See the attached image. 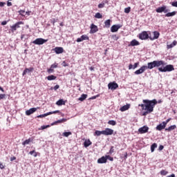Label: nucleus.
<instances>
[{
	"mask_svg": "<svg viewBox=\"0 0 177 177\" xmlns=\"http://www.w3.org/2000/svg\"><path fill=\"white\" fill-rule=\"evenodd\" d=\"M34 141V138H30L27 140H26L25 141H24L22 142L23 146H26V145H30V143H31V142Z\"/></svg>",
	"mask_w": 177,
	"mask_h": 177,
	"instance_id": "obj_23",
	"label": "nucleus"
},
{
	"mask_svg": "<svg viewBox=\"0 0 177 177\" xmlns=\"http://www.w3.org/2000/svg\"><path fill=\"white\" fill-rule=\"evenodd\" d=\"M44 117H46V113L38 115L37 118H44Z\"/></svg>",
	"mask_w": 177,
	"mask_h": 177,
	"instance_id": "obj_53",
	"label": "nucleus"
},
{
	"mask_svg": "<svg viewBox=\"0 0 177 177\" xmlns=\"http://www.w3.org/2000/svg\"><path fill=\"white\" fill-rule=\"evenodd\" d=\"M57 78V77L53 75H50L47 77L48 81H53V80H56Z\"/></svg>",
	"mask_w": 177,
	"mask_h": 177,
	"instance_id": "obj_29",
	"label": "nucleus"
},
{
	"mask_svg": "<svg viewBox=\"0 0 177 177\" xmlns=\"http://www.w3.org/2000/svg\"><path fill=\"white\" fill-rule=\"evenodd\" d=\"M176 13V11H173L171 12H167L165 16V17H172L173 16H175Z\"/></svg>",
	"mask_w": 177,
	"mask_h": 177,
	"instance_id": "obj_24",
	"label": "nucleus"
},
{
	"mask_svg": "<svg viewBox=\"0 0 177 177\" xmlns=\"http://www.w3.org/2000/svg\"><path fill=\"white\" fill-rule=\"evenodd\" d=\"M50 68H57V64L55 63V64H53L51 66H50Z\"/></svg>",
	"mask_w": 177,
	"mask_h": 177,
	"instance_id": "obj_47",
	"label": "nucleus"
},
{
	"mask_svg": "<svg viewBox=\"0 0 177 177\" xmlns=\"http://www.w3.org/2000/svg\"><path fill=\"white\" fill-rule=\"evenodd\" d=\"M95 136H100V135H103V131L96 130L94 133Z\"/></svg>",
	"mask_w": 177,
	"mask_h": 177,
	"instance_id": "obj_31",
	"label": "nucleus"
},
{
	"mask_svg": "<svg viewBox=\"0 0 177 177\" xmlns=\"http://www.w3.org/2000/svg\"><path fill=\"white\" fill-rule=\"evenodd\" d=\"M6 24H8V21H3L1 22V26H6Z\"/></svg>",
	"mask_w": 177,
	"mask_h": 177,
	"instance_id": "obj_61",
	"label": "nucleus"
},
{
	"mask_svg": "<svg viewBox=\"0 0 177 177\" xmlns=\"http://www.w3.org/2000/svg\"><path fill=\"white\" fill-rule=\"evenodd\" d=\"M140 45V43L136 39H133L130 44H129V46H138Z\"/></svg>",
	"mask_w": 177,
	"mask_h": 177,
	"instance_id": "obj_17",
	"label": "nucleus"
},
{
	"mask_svg": "<svg viewBox=\"0 0 177 177\" xmlns=\"http://www.w3.org/2000/svg\"><path fill=\"white\" fill-rule=\"evenodd\" d=\"M168 174V171L167 170L162 169L160 171V175L165 176Z\"/></svg>",
	"mask_w": 177,
	"mask_h": 177,
	"instance_id": "obj_39",
	"label": "nucleus"
},
{
	"mask_svg": "<svg viewBox=\"0 0 177 177\" xmlns=\"http://www.w3.org/2000/svg\"><path fill=\"white\" fill-rule=\"evenodd\" d=\"M23 24V21H18L15 24L10 26L11 32H15L17 28H20V25Z\"/></svg>",
	"mask_w": 177,
	"mask_h": 177,
	"instance_id": "obj_6",
	"label": "nucleus"
},
{
	"mask_svg": "<svg viewBox=\"0 0 177 177\" xmlns=\"http://www.w3.org/2000/svg\"><path fill=\"white\" fill-rule=\"evenodd\" d=\"M112 38L115 39V41H117L118 39V36H117V35H114L112 36Z\"/></svg>",
	"mask_w": 177,
	"mask_h": 177,
	"instance_id": "obj_57",
	"label": "nucleus"
},
{
	"mask_svg": "<svg viewBox=\"0 0 177 177\" xmlns=\"http://www.w3.org/2000/svg\"><path fill=\"white\" fill-rule=\"evenodd\" d=\"M66 121H67V119H66V118H62V119H61V120H57V121L53 122V123L51 124V125H52V126H53V125H57L58 124H62V123H63V122H66Z\"/></svg>",
	"mask_w": 177,
	"mask_h": 177,
	"instance_id": "obj_19",
	"label": "nucleus"
},
{
	"mask_svg": "<svg viewBox=\"0 0 177 177\" xmlns=\"http://www.w3.org/2000/svg\"><path fill=\"white\" fill-rule=\"evenodd\" d=\"M56 19L53 18L52 20H51V23L53 24V26H55V23H56Z\"/></svg>",
	"mask_w": 177,
	"mask_h": 177,
	"instance_id": "obj_58",
	"label": "nucleus"
},
{
	"mask_svg": "<svg viewBox=\"0 0 177 177\" xmlns=\"http://www.w3.org/2000/svg\"><path fill=\"white\" fill-rule=\"evenodd\" d=\"M105 156L106 158V161H107V160H109V161H114V158L113 157H111L109 155H106Z\"/></svg>",
	"mask_w": 177,
	"mask_h": 177,
	"instance_id": "obj_40",
	"label": "nucleus"
},
{
	"mask_svg": "<svg viewBox=\"0 0 177 177\" xmlns=\"http://www.w3.org/2000/svg\"><path fill=\"white\" fill-rule=\"evenodd\" d=\"M139 66V62H136L133 66V70H135V68H137V67Z\"/></svg>",
	"mask_w": 177,
	"mask_h": 177,
	"instance_id": "obj_48",
	"label": "nucleus"
},
{
	"mask_svg": "<svg viewBox=\"0 0 177 177\" xmlns=\"http://www.w3.org/2000/svg\"><path fill=\"white\" fill-rule=\"evenodd\" d=\"M113 153H114V147L113 146L111 147V149L109 150V154H113Z\"/></svg>",
	"mask_w": 177,
	"mask_h": 177,
	"instance_id": "obj_45",
	"label": "nucleus"
},
{
	"mask_svg": "<svg viewBox=\"0 0 177 177\" xmlns=\"http://www.w3.org/2000/svg\"><path fill=\"white\" fill-rule=\"evenodd\" d=\"M160 37V32L157 31L153 32V37L149 36V39L151 41H154V39H158V37Z\"/></svg>",
	"mask_w": 177,
	"mask_h": 177,
	"instance_id": "obj_14",
	"label": "nucleus"
},
{
	"mask_svg": "<svg viewBox=\"0 0 177 177\" xmlns=\"http://www.w3.org/2000/svg\"><path fill=\"white\" fill-rule=\"evenodd\" d=\"M5 5H6V3H5V2H0L1 8H3V6H5Z\"/></svg>",
	"mask_w": 177,
	"mask_h": 177,
	"instance_id": "obj_60",
	"label": "nucleus"
},
{
	"mask_svg": "<svg viewBox=\"0 0 177 177\" xmlns=\"http://www.w3.org/2000/svg\"><path fill=\"white\" fill-rule=\"evenodd\" d=\"M166 127H167V125L162 122V123L156 126V131H162V129H165Z\"/></svg>",
	"mask_w": 177,
	"mask_h": 177,
	"instance_id": "obj_12",
	"label": "nucleus"
},
{
	"mask_svg": "<svg viewBox=\"0 0 177 177\" xmlns=\"http://www.w3.org/2000/svg\"><path fill=\"white\" fill-rule=\"evenodd\" d=\"M158 149L160 150V151H161V150L164 149V146L163 145H160Z\"/></svg>",
	"mask_w": 177,
	"mask_h": 177,
	"instance_id": "obj_62",
	"label": "nucleus"
},
{
	"mask_svg": "<svg viewBox=\"0 0 177 177\" xmlns=\"http://www.w3.org/2000/svg\"><path fill=\"white\" fill-rule=\"evenodd\" d=\"M55 72V70L53 69V68H50L47 70V73H48V74H52V73H54Z\"/></svg>",
	"mask_w": 177,
	"mask_h": 177,
	"instance_id": "obj_42",
	"label": "nucleus"
},
{
	"mask_svg": "<svg viewBox=\"0 0 177 177\" xmlns=\"http://www.w3.org/2000/svg\"><path fill=\"white\" fill-rule=\"evenodd\" d=\"M171 6L174 8H177V1L172 2Z\"/></svg>",
	"mask_w": 177,
	"mask_h": 177,
	"instance_id": "obj_56",
	"label": "nucleus"
},
{
	"mask_svg": "<svg viewBox=\"0 0 177 177\" xmlns=\"http://www.w3.org/2000/svg\"><path fill=\"white\" fill-rule=\"evenodd\" d=\"M92 145V142H91V140H86L84 142V147H89Z\"/></svg>",
	"mask_w": 177,
	"mask_h": 177,
	"instance_id": "obj_25",
	"label": "nucleus"
},
{
	"mask_svg": "<svg viewBox=\"0 0 177 177\" xmlns=\"http://www.w3.org/2000/svg\"><path fill=\"white\" fill-rule=\"evenodd\" d=\"M57 113H60V111H54L46 113V116L48 117V115H50L51 114H57Z\"/></svg>",
	"mask_w": 177,
	"mask_h": 177,
	"instance_id": "obj_32",
	"label": "nucleus"
},
{
	"mask_svg": "<svg viewBox=\"0 0 177 177\" xmlns=\"http://www.w3.org/2000/svg\"><path fill=\"white\" fill-rule=\"evenodd\" d=\"M29 154H30V156H34L35 157H37L38 156V152H36L35 150H33L30 151L29 152Z\"/></svg>",
	"mask_w": 177,
	"mask_h": 177,
	"instance_id": "obj_34",
	"label": "nucleus"
},
{
	"mask_svg": "<svg viewBox=\"0 0 177 177\" xmlns=\"http://www.w3.org/2000/svg\"><path fill=\"white\" fill-rule=\"evenodd\" d=\"M131 108V104H127L126 105H124L123 106H122L120 109V111H127V110H129V109Z\"/></svg>",
	"mask_w": 177,
	"mask_h": 177,
	"instance_id": "obj_22",
	"label": "nucleus"
},
{
	"mask_svg": "<svg viewBox=\"0 0 177 177\" xmlns=\"http://www.w3.org/2000/svg\"><path fill=\"white\" fill-rule=\"evenodd\" d=\"M18 13H19V15H21V16H24V13H26V10H20L19 11H18Z\"/></svg>",
	"mask_w": 177,
	"mask_h": 177,
	"instance_id": "obj_43",
	"label": "nucleus"
},
{
	"mask_svg": "<svg viewBox=\"0 0 177 177\" xmlns=\"http://www.w3.org/2000/svg\"><path fill=\"white\" fill-rule=\"evenodd\" d=\"M48 42V39H45L43 38H37L33 41H32V44H34L35 45H44V44Z\"/></svg>",
	"mask_w": 177,
	"mask_h": 177,
	"instance_id": "obj_5",
	"label": "nucleus"
},
{
	"mask_svg": "<svg viewBox=\"0 0 177 177\" xmlns=\"http://www.w3.org/2000/svg\"><path fill=\"white\" fill-rule=\"evenodd\" d=\"M157 149V143H153L151 145V153L154 152V150Z\"/></svg>",
	"mask_w": 177,
	"mask_h": 177,
	"instance_id": "obj_30",
	"label": "nucleus"
},
{
	"mask_svg": "<svg viewBox=\"0 0 177 177\" xmlns=\"http://www.w3.org/2000/svg\"><path fill=\"white\" fill-rule=\"evenodd\" d=\"M160 66H165V62L162 60L149 62L147 66V69L153 70L154 67H160Z\"/></svg>",
	"mask_w": 177,
	"mask_h": 177,
	"instance_id": "obj_2",
	"label": "nucleus"
},
{
	"mask_svg": "<svg viewBox=\"0 0 177 177\" xmlns=\"http://www.w3.org/2000/svg\"><path fill=\"white\" fill-rule=\"evenodd\" d=\"M54 51L57 55H60L61 53H63L64 52V49L63 47H55L54 48Z\"/></svg>",
	"mask_w": 177,
	"mask_h": 177,
	"instance_id": "obj_15",
	"label": "nucleus"
},
{
	"mask_svg": "<svg viewBox=\"0 0 177 177\" xmlns=\"http://www.w3.org/2000/svg\"><path fill=\"white\" fill-rule=\"evenodd\" d=\"M56 104L57 106H64V104H66V102H64V100H59L57 102H56Z\"/></svg>",
	"mask_w": 177,
	"mask_h": 177,
	"instance_id": "obj_28",
	"label": "nucleus"
},
{
	"mask_svg": "<svg viewBox=\"0 0 177 177\" xmlns=\"http://www.w3.org/2000/svg\"><path fill=\"white\" fill-rule=\"evenodd\" d=\"M138 38L142 41H145L146 39H149V38H150V36L149 35V33H147V31H142L141 33L139 34Z\"/></svg>",
	"mask_w": 177,
	"mask_h": 177,
	"instance_id": "obj_4",
	"label": "nucleus"
},
{
	"mask_svg": "<svg viewBox=\"0 0 177 177\" xmlns=\"http://www.w3.org/2000/svg\"><path fill=\"white\" fill-rule=\"evenodd\" d=\"M88 95L82 94L81 97L78 98V100H80V102H84V100H85V99H86Z\"/></svg>",
	"mask_w": 177,
	"mask_h": 177,
	"instance_id": "obj_27",
	"label": "nucleus"
},
{
	"mask_svg": "<svg viewBox=\"0 0 177 177\" xmlns=\"http://www.w3.org/2000/svg\"><path fill=\"white\" fill-rule=\"evenodd\" d=\"M60 88V86H59V84H57L54 86L53 89L54 91H57V89H59Z\"/></svg>",
	"mask_w": 177,
	"mask_h": 177,
	"instance_id": "obj_54",
	"label": "nucleus"
},
{
	"mask_svg": "<svg viewBox=\"0 0 177 177\" xmlns=\"http://www.w3.org/2000/svg\"><path fill=\"white\" fill-rule=\"evenodd\" d=\"M157 13H168V9H167V6H162V7H159L156 10Z\"/></svg>",
	"mask_w": 177,
	"mask_h": 177,
	"instance_id": "obj_9",
	"label": "nucleus"
},
{
	"mask_svg": "<svg viewBox=\"0 0 177 177\" xmlns=\"http://www.w3.org/2000/svg\"><path fill=\"white\" fill-rule=\"evenodd\" d=\"M102 132H103V135H104L105 136H109L114 133V130L110 128H106L104 130L102 131Z\"/></svg>",
	"mask_w": 177,
	"mask_h": 177,
	"instance_id": "obj_8",
	"label": "nucleus"
},
{
	"mask_svg": "<svg viewBox=\"0 0 177 177\" xmlns=\"http://www.w3.org/2000/svg\"><path fill=\"white\" fill-rule=\"evenodd\" d=\"M176 129V124H173L165 129V132H171V131H175Z\"/></svg>",
	"mask_w": 177,
	"mask_h": 177,
	"instance_id": "obj_21",
	"label": "nucleus"
},
{
	"mask_svg": "<svg viewBox=\"0 0 177 177\" xmlns=\"http://www.w3.org/2000/svg\"><path fill=\"white\" fill-rule=\"evenodd\" d=\"M120 28H121L120 25H113L111 28V32H117V31H118V30H120Z\"/></svg>",
	"mask_w": 177,
	"mask_h": 177,
	"instance_id": "obj_16",
	"label": "nucleus"
},
{
	"mask_svg": "<svg viewBox=\"0 0 177 177\" xmlns=\"http://www.w3.org/2000/svg\"><path fill=\"white\" fill-rule=\"evenodd\" d=\"M62 66H63L64 67H68V63L66 62V61H64V62H62Z\"/></svg>",
	"mask_w": 177,
	"mask_h": 177,
	"instance_id": "obj_49",
	"label": "nucleus"
},
{
	"mask_svg": "<svg viewBox=\"0 0 177 177\" xmlns=\"http://www.w3.org/2000/svg\"><path fill=\"white\" fill-rule=\"evenodd\" d=\"M82 38L83 41H89V37H88L86 35H82Z\"/></svg>",
	"mask_w": 177,
	"mask_h": 177,
	"instance_id": "obj_37",
	"label": "nucleus"
},
{
	"mask_svg": "<svg viewBox=\"0 0 177 177\" xmlns=\"http://www.w3.org/2000/svg\"><path fill=\"white\" fill-rule=\"evenodd\" d=\"M50 126V125H43V126H41V129H42V130H44V129H46V128H49Z\"/></svg>",
	"mask_w": 177,
	"mask_h": 177,
	"instance_id": "obj_46",
	"label": "nucleus"
},
{
	"mask_svg": "<svg viewBox=\"0 0 177 177\" xmlns=\"http://www.w3.org/2000/svg\"><path fill=\"white\" fill-rule=\"evenodd\" d=\"M158 71H160V73H167V71H174L175 68H174V65L169 64L165 66L164 68L160 67L158 68Z\"/></svg>",
	"mask_w": 177,
	"mask_h": 177,
	"instance_id": "obj_3",
	"label": "nucleus"
},
{
	"mask_svg": "<svg viewBox=\"0 0 177 177\" xmlns=\"http://www.w3.org/2000/svg\"><path fill=\"white\" fill-rule=\"evenodd\" d=\"M35 111H37V108L30 109L29 110H27L26 111V115H31V114H34V113H35Z\"/></svg>",
	"mask_w": 177,
	"mask_h": 177,
	"instance_id": "obj_20",
	"label": "nucleus"
},
{
	"mask_svg": "<svg viewBox=\"0 0 177 177\" xmlns=\"http://www.w3.org/2000/svg\"><path fill=\"white\" fill-rule=\"evenodd\" d=\"M129 12H131V7L124 8V13H129Z\"/></svg>",
	"mask_w": 177,
	"mask_h": 177,
	"instance_id": "obj_44",
	"label": "nucleus"
},
{
	"mask_svg": "<svg viewBox=\"0 0 177 177\" xmlns=\"http://www.w3.org/2000/svg\"><path fill=\"white\" fill-rule=\"evenodd\" d=\"M109 89H111V91H115L117 88H118V84L115 83V82H110L108 84Z\"/></svg>",
	"mask_w": 177,
	"mask_h": 177,
	"instance_id": "obj_11",
	"label": "nucleus"
},
{
	"mask_svg": "<svg viewBox=\"0 0 177 177\" xmlns=\"http://www.w3.org/2000/svg\"><path fill=\"white\" fill-rule=\"evenodd\" d=\"M5 97H6V94H0V100L5 99Z\"/></svg>",
	"mask_w": 177,
	"mask_h": 177,
	"instance_id": "obj_50",
	"label": "nucleus"
},
{
	"mask_svg": "<svg viewBox=\"0 0 177 177\" xmlns=\"http://www.w3.org/2000/svg\"><path fill=\"white\" fill-rule=\"evenodd\" d=\"M16 160V156H13L10 158V161H15Z\"/></svg>",
	"mask_w": 177,
	"mask_h": 177,
	"instance_id": "obj_63",
	"label": "nucleus"
},
{
	"mask_svg": "<svg viewBox=\"0 0 177 177\" xmlns=\"http://www.w3.org/2000/svg\"><path fill=\"white\" fill-rule=\"evenodd\" d=\"M171 120H172L171 118H168L166 121H164L163 122L165 124V125L167 126V124H168V122H169V121H171Z\"/></svg>",
	"mask_w": 177,
	"mask_h": 177,
	"instance_id": "obj_55",
	"label": "nucleus"
},
{
	"mask_svg": "<svg viewBox=\"0 0 177 177\" xmlns=\"http://www.w3.org/2000/svg\"><path fill=\"white\" fill-rule=\"evenodd\" d=\"M176 44H177V41H176V40H174L172 44H167V49H171V48H174V46H176Z\"/></svg>",
	"mask_w": 177,
	"mask_h": 177,
	"instance_id": "obj_26",
	"label": "nucleus"
},
{
	"mask_svg": "<svg viewBox=\"0 0 177 177\" xmlns=\"http://www.w3.org/2000/svg\"><path fill=\"white\" fill-rule=\"evenodd\" d=\"M5 169V165L3 164L0 163V169Z\"/></svg>",
	"mask_w": 177,
	"mask_h": 177,
	"instance_id": "obj_59",
	"label": "nucleus"
},
{
	"mask_svg": "<svg viewBox=\"0 0 177 177\" xmlns=\"http://www.w3.org/2000/svg\"><path fill=\"white\" fill-rule=\"evenodd\" d=\"M98 8H99V9H102V8H104V3H100L98 5Z\"/></svg>",
	"mask_w": 177,
	"mask_h": 177,
	"instance_id": "obj_52",
	"label": "nucleus"
},
{
	"mask_svg": "<svg viewBox=\"0 0 177 177\" xmlns=\"http://www.w3.org/2000/svg\"><path fill=\"white\" fill-rule=\"evenodd\" d=\"M25 70L27 71V73H31L32 71H34V68L30 67V68H26Z\"/></svg>",
	"mask_w": 177,
	"mask_h": 177,
	"instance_id": "obj_41",
	"label": "nucleus"
},
{
	"mask_svg": "<svg viewBox=\"0 0 177 177\" xmlns=\"http://www.w3.org/2000/svg\"><path fill=\"white\" fill-rule=\"evenodd\" d=\"M82 41H84L83 39H82V36L77 38V40H76L77 42H82Z\"/></svg>",
	"mask_w": 177,
	"mask_h": 177,
	"instance_id": "obj_51",
	"label": "nucleus"
},
{
	"mask_svg": "<svg viewBox=\"0 0 177 177\" xmlns=\"http://www.w3.org/2000/svg\"><path fill=\"white\" fill-rule=\"evenodd\" d=\"M138 132L142 134L147 133V132H149V127L143 126L142 127L138 129Z\"/></svg>",
	"mask_w": 177,
	"mask_h": 177,
	"instance_id": "obj_13",
	"label": "nucleus"
},
{
	"mask_svg": "<svg viewBox=\"0 0 177 177\" xmlns=\"http://www.w3.org/2000/svg\"><path fill=\"white\" fill-rule=\"evenodd\" d=\"M7 6H12V2L8 1Z\"/></svg>",
	"mask_w": 177,
	"mask_h": 177,
	"instance_id": "obj_64",
	"label": "nucleus"
},
{
	"mask_svg": "<svg viewBox=\"0 0 177 177\" xmlns=\"http://www.w3.org/2000/svg\"><path fill=\"white\" fill-rule=\"evenodd\" d=\"M107 162V158L106 156H102L97 160L98 164H106Z\"/></svg>",
	"mask_w": 177,
	"mask_h": 177,
	"instance_id": "obj_18",
	"label": "nucleus"
},
{
	"mask_svg": "<svg viewBox=\"0 0 177 177\" xmlns=\"http://www.w3.org/2000/svg\"><path fill=\"white\" fill-rule=\"evenodd\" d=\"M109 125H112L113 127L117 125V122L115 120H109L108 122Z\"/></svg>",
	"mask_w": 177,
	"mask_h": 177,
	"instance_id": "obj_33",
	"label": "nucleus"
},
{
	"mask_svg": "<svg viewBox=\"0 0 177 177\" xmlns=\"http://www.w3.org/2000/svg\"><path fill=\"white\" fill-rule=\"evenodd\" d=\"M95 19H102L103 18V15H102V14H100V12H97L95 15Z\"/></svg>",
	"mask_w": 177,
	"mask_h": 177,
	"instance_id": "obj_36",
	"label": "nucleus"
},
{
	"mask_svg": "<svg viewBox=\"0 0 177 177\" xmlns=\"http://www.w3.org/2000/svg\"><path fill=\"white\" fill-rule=\"evenodd\" d=\"M142 102L144 104H138V107L142 108V111L145 112L142 113V115H147V114H150L154 111V108L156 107V104L157 103H162V100L153 99L152 100H143Z\"/></svg>",
	"mask_w": 177,
	"mask_h": 177,
	"instance_id": "obj_1",
	"label": "nucleus"
},
{
	"mask_svg": "<svg viewBox=\"0 0 177 177\" xmlns=\"http://www.w3.org/2000/svg\"><path fill=\"white\" fill-rule=\"evenodd\" d=\"M146 70H147V66H142L140 67V68L136 71L134 72V74H136V75H139V74H143V73H145Z\"/></svg>",
	"mask_w": 177,
	"mask_h": 177,
	"instance_id": "obj_7",
	"label": "nucleus"
},
{
	"mask_svg": "<svg viewBox=\"0 0 177 177\" xmlns=\"http://www.w3.org/2000/svg\"><path fill=\"white\" fill-rule=\"evenodd\" d=\"M90 28V34H95L99 31V28H97V26L95 25L94 24L91 25Z\"/></svg>",
	"mask_w": 177,
	"mask_h": 177,
	"instance_id": "obj_10",
	"label": "nucleus"
},
{
	"mask_svg": "<svg viewBox=\"0 0 177 177\" xmlns=\"http://www.w3.org/2000/svg\"><path fill=\"white\" fill-rule=\"evenodd\" d=\"M111 21V20H110V19L105 21L104 24H105V27H106V28H109L110 27Z\"/></svg>",
	"mask_w": 177,
	"mask_h": 177,
	"instance_id": "obj_35",
	"label": "nucleus"
},
{
	"mask_svg": "<svg viewBox=\"0 0 177 177\" xmlns=\"http://www.w3.org/2000/svg\"><path fill=\"white\" fill-rule=\"evenodd\" d=\"M70 135H72L71 131H69V132H64V133H63V136H65V138H68V136H70Z\"/></svg>",
	"mask_w": 177,
	"mask_h": 177,
	"instance_id": "obj_38",
	"label": "nucleus"
}]
</instances>
